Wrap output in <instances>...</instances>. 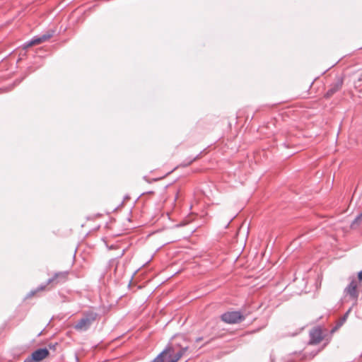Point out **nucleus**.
Here are the masks:
<instances>
[{
	"instance_id": "obj_11",
	"label": "nucleus",
	"mask_w": 362,
	"mask_h": 362,
	"mask_svg": "<svg viewBox=\"0 0 362 362\" xmlns=\"http://www.w3.org/2000/svg\"><path fill=\"white\" fill-rule=\"evenodd\" d=\"M358 279L360 284L362 286V270L358 274Z\"/></svg>"
},
{
	"instance_id": "obj_2",
	"label": "nucleus",
	"mask_w": 362,
	"mask_h": 362,
	"mask_svg": "<svg viewBox=\"0 0 362 362\" xmlns=\"http://www.w3.org/2000/svg\"><path fill=\"white\" fill-rule=\"evenodd\" d=\"M68 274H69L66 272H62L54 274V275L47 281L46 286H39L36 288V290L29 293L27 297L31 298L34 296L35 293L45 291L47 286L50 285L51 287H52L58 284L65 282L68 278Z\"/></svg>"
},
{
	"instance_id": "obj_9",
	"label": "nucleus",
	"mask_w": 362,
	"mask_h": 362,
	"mask_svg": "<svg viewBox=\"0 0 362 362\" xmlns=\"http://www.w3.org/2000/svg\"><path fill=\"white\" fill-rule=\"evenodd\" d=\"M342 86V81L339 80L336 83H334L326 93L325 97L329 98L331 97L334 93L338 91Z\"/></svg>"
},
{
	"instance_id": "obj_3",
	"label": "nucleus",
	"mask_w": 362,
	"mask_h": 362,
	"mask_svg": "<svg viewBox=\"0 0 362 362\" xmlns=\"http://www.w3.org/2000/svg\"><path fill=\"white\" fill-rule=\"evenodd\" d=\"M96 316L97 315L93 313L86 314L74 325L75 329L79 332L87 330L95 320Z\"/></svg>"
},
{
	"instance_id": "obj_13",
	"label": "nucleus",
	"mask_w": 362,
	"mask_h": 362,
	"mask_svg": "<svg viewBox=\"0 0 362 362\" xmlns=\"http://www.w3.org/2000/svg\"><path fill=\"white\" fill-rule=\"evenodd\" d=\"M24 362H35L32 358L26 359Z\"/></svg>"
},
{
	"instance_id": "obj_4",
	"label": "nucleus",
	"mask_w": 362,
	"mask_h": 362,
	"mask_svg": "<svg viewBox=\"0 0 362 362\" xmlns=\"http://www.w3.org/2000/svg\"><path fill=\"white\" fill-rule=\"evenodd\" d=\"M221 320L226 323L235 324L244 320L240 312H228L221 315Z\"/></svg>"
},
{
	"instance_id": "obj_12",
	"label": "nucleus",
	"mask_w": 362,
	"mask_h": 362,
	"mask_svg": "<svg viewBox=\"0 0 362 362\" xmlns=\"http://www.w3.org/2000/svg\"><path fill=\"white\" fill-rule=\"evenodd\" d=\"M357 81H362V73L360 74L358 77H357Z\"/></svg>"
},
{
	"instance_id": "obj_1",
	"label": "nucleus",
	"mask_w": 362,
	"mask_h": 362,
	"mask_svg": "<svg viewBox=\"0 0 362 362\" xmlns=\"http://www.w3.org/2000/svg\"><path fill=\"white\" fill-rule=\"evenodd\" d=\"M185 351L186 349H183L176 354H174L173 348L168 346L152 362H177Z\"/></svg>"
},
{
	"instance_id": "obj_10",
	"label": "nucleus",
	"mask_w": 362,
	"mask_h": 362,
	"mask_svg": "<svg viewBox=\"0 0 362 362\" xmlns=\"http://www.w3.org/2000/svg\"><path fill=\"white\" fill-rule=\"evenodd\" d=\"M362 221V212L355 218L353 222V224L358 223Z\"/></svg>"
},
{
	"instance_id": "obj_14",
	"label": "nucleus",
	"mask_w": 362,
	"mask_h": 362,
	"mask_svg": "<svg viewBox=\"0 0 362 362\" xmlns=\"http://www.w3.org/2000/svg\"><path fill=\"white\" fill-rule=\"evenodd\" d=\"M355 47L357 48V49H362V45H356Z\"/></svg>"
},
{
	"instance_id": "obj_7",
	"label": "nucleus",
	"mask_w": 362,
	"mask_h": 362,
	"mask_svg": "<svg viewBox=\"0 0 362 362\" xmlns=\"http://www.w3.org/2000/svg\"><path fill=\"white\" fill-rule=\"evenodd\" d=\"M49 352L47 349H40L32 354L31 358L35 361L39 362L46 358Z\"/></svg>"
},
{
	"instance_id": "obj_5",
	"label": "nucleus",
	"mask_w": 362,
	"mask_h": 362,
	"mask_svg": "<svg viewBox=\"0 0 362 362\" xmlns=\"http://www.w3.org/2000/svg\"><path fill=\"white\" fill-rule=\"evenodd\" d=\"M344 292L356 302L359 295L358 284L356 280L353 279L346 287Z\"/></svg>"
},
{
	"instance_id": "obj_8",
	"label": "nucleus",
	"mask_w": 362,
	"mask_h": 362,
	"mask_svg": "<svg viewBox=\"0 0 362 362\" xmlns=\"http://www.w3.org/2000/svg\"><path fill=\"white\" fill-rule=\"evenodd\" d=\"M50 37H51L50 35H44L40 37H35L25 46V48H28V47H32L33 45H40L45 41H47L48 39L50 38Z\"/></svg>"
},
{
	"instance_id": "obj_6",
	"label": "nucleus",
	"mask_w": 362,
	"mask_h": 362,
	"mask_svg": "<svg viewBox=\"0 0 362 362\" xmlns=\"http://www.w3.org/2000/svg\"><path fill=\"white\" fill-rule=\"evenodd\" d=\"M310 344H319L323 339L322 331L319 328L313 329L310 332Z\"/></svg>"
}]
</instances>
